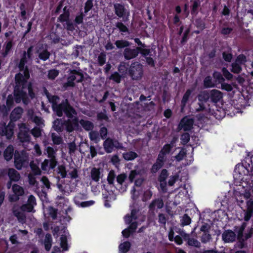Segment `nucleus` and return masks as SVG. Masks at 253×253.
<instances>
[{"instance_id":"c85d7f7f","label":"nucleus","mask_w":253,"mask_h":253,"mask_svg":"<svg viewBox=\"0 0 253 253\" xmlns=\"http://www.w3.org/2000/svg\"><path fill=\"white\" fill-rule=\"evenodd\" d=\"M115 44L117 46L118 48H127L130 46V43L126 40H117Z\"/></svg>"},{"instance_id":"1a4fd4ad","label":"nucleus","mask_w":253,"mask_h":253,"mask_svg":"<svg viewBox=\"0 0 253 253\" xmlns=\"http://www.w3.org/2000/svg\"><path fill=\"white\" fill-rule=\"evenodd\" d=\"M11 211L13 215L16 217L19 222L22 224L26 222V215L19 205L17 204H13Z\"/></svg>"},{"instance_id":"4468645a","label":"nucleus","mask_w":253,"mask_h":253,"mask_svg":"<svg viewBox=\"0 0 253 253\" xmlns=\"http://www.w3.org/2000/svg\"><path fill=\"white\" fill-rule=\"evenodd\" d=\"M115 14L119 17H126V19L124 20L126 21L129 16V13L126 11L124 6L120 3H115L114 4Z\"/></svg>"},{"instance_id":"f8f14e48","label":"nucleus","mask_w":253,"mask_h":253,"mask_svg":"<svg viewBox=\"0 0 253 253\" xmlns=\"http://www.w3.org/2000/svg\"><path fill=\"white\" fill-rule=\"evenodd\" d=\"M139 47L130 48H126L123 52V55L126 60H130L137 57L139 53Z\"/></svg>"},{"instance_id":"e2e57ef3","label":"nucleus","mask_w":253,"mask_h":253,"mask_svg":"<svg viewBox=\"0 0 253 253\" xmlns=\"http://www.w3.org/2000/svg\"><path fill=\"white\" fill-rule=\"evenodd\" d=\"M26 204L34 208L37 204L35 197L32 195H30L28 198Z\"/></svg>"},{"instance_id":"6e6552de","label":"nucleus","mask_w":253,"mask_h":253,"mask_svg":"<svg viewBox=\"0 0 253 253\" xmlns=\"http://www.w3.org/2000/svg\"><path fill=\"white\" fill-rule=\"evenodd\" d=\"M83 75L76 71H72L67 78V81L64 84L65 87L74 86L75 85L74 81L79 83L82 81L83 79Z\"/></svg>"},{"instance_id":"49530a36","label":"nucleus","mask_w":253,"mask_h":253,"mask_svg":"<svg viewBox=\"0 0 253 253\" xmlns=\"http://www.w3.org/2000/svg\"><path fill=\"white\" fill-rule=\"evenodd\" d=\"M186 151L185 149L182 148L179 153L174 157L175 159L180 162L186 156Z\"/></svg>"},{"instance_id":"b1692460","label":"nucleus","mask_w":253,"mask_h":253,"mask_svg":"<svg viewBox=\"0 0 253 253\" xmlns=\"http://www.w3.org/2000/svg\"><path fill=\"white\" fill-rule=\"evenodd\" d=\"M37 52L39 54V58L43 61H45L48 59L50 55L47 50L46 49H44L43 48H40L38 49Z\"/></svg>"},{"instance_id":"864d4df0","label":"nucleus","mask_w":253,"mask_h":253,"mask_svg":"<svg viewBox=\"0 0 253 253\" xmlns=\"http://www.w3.org/2000/svg\"><path fill=\"white\" fill-rule=\"evenodd\" d=\"M59 72L55 69L50 70L48 73V78L49 80H54L55 78L58 75Z\"/></svg>"},{"instance_id":"72a5a7b5","label":"nucleus","mask_w":253,"mask_h":253,"mask_svg":"<svg viewBox=\"0 0 253 253\" xmlns=\"http://www.w3.org/2000/svg\"><path fill=\"white\" fill-rule=\"evenodd\" d=\"M79 199L80 197L79 196L75 197L74 199V202L77 205H80L82 207H88L92 205L94 203V202L93 201H89L80 203L79 201Z\"/></svg>"},{"instance_id":"f3484780","label":"nucleus","mask_w":253,"mask_h":253,"mask_svg":"<svg viewBox=\"0 0 253 253\" xmlns=\"http://www.w3.org/2000/svg\"><path fill=\"white\" fill-rule=\"evenodd\" d=\"M222 238L225 242H233L235 240L236 234L232 230H227L223 233Z\"/></svg>"},{"instance_id":"13d9d810","label":"nucleus","mask_w":253,"mask_h":253,"mask_svg":"<svg viewBox=\"0 0 253 253\" xmlns=\"http://www.w3.org/2000/svg\"><path fill=\"white\" fill-rule=\"evenodd\" d=\"M116 27L118 28L121 32H127L128 28L123 23L118 22L116 23Z\"/></svg>"},{"instance_id":"39448f33","label":"nucleus","mask_w":253,"mask_h":253,"mask_svg":"<svg viewBox=\"0 0 253 253\" xmlns=\"http://www.w3.org/2000/svg\"><path fill=\"white\" fill-rule=\"evenodd\" d=\"M57 149L51 146H45L43 150V154L47 156L49 160H50V166L53 169L57 165L56 158Z\"/></svg>"},{"instance_id":"ddd939ff","label":"nucleus","mask_w":253,"mask_h":253,"mask_svg":"<svg viewBox=\"0 0 253 253\" xmlns=\"http://www.w3.org/2000/svg\"><path fill=\"white\" fill-rule=\"evenodd\" d=\"M62 113H65L67 117L69 119L73 118L75 117H77V113L75 109L70 105L68 101L65 103L63 108L61 109Z\"/></svg>"},{"instance_id":"4be33fe9","label":"nucleus","mask_w":253,"mask_h":253,"mask_svg":"<svg viewBox=\"0 0 253 253\" xmlns=\"http://www.w3.org/2000/svg\"><path fill=\"white\" fill-rule=\"evenodd\" d=\"M7 174L11 181H18L20 178L19 172L14 169L9 168L7 170Z\"/></svg>"},{"instance_id":"09e8293b","label":"nucleus","mask_w":253,"mask_h":253,"mask_svg":"<svg viewBox=\"0 0 253 253\" xmlns=\"http://www.w3.org/2000/svg\"><path fill=\"white\" fill-rule=\"evenodd\" d=\"M195 110L196 112H200L202 111H206L208 112L211 113V110L209 108L208 109H207L205 106H204L203 103L201 101H200L198 103V106L195 108Z\"/></svg>"},{"instance_id":"4c0bfd02","label":"nucleus","mask_w":253,"mask_h":253,"mask_svg":"<svg viewBox=\"0 0 253 253\" xmlns=\"http://www.w3.org/2000/svg\"><path fill=\"white\" fill-rule=\"evenodd\" d=\"M12 46V41H9L5 43L4 46H3L4 51L2 52V55L3 57H5L7 55L9 51L11 49Z\"/></svg>"},{"instance_id":"412c9836","label":"nucleus","mask_w":253,"mask_h":253,"mask_svg":"<svg viewBox=\"0 0 253 253\" xmlns=\"http://www.w3.org/2000/svg\"><path fill=\"white\" fill-rule=\"evenodd\" d=\"M164 207V202L161 199H157L152 201L149 206V210L153 212L155 208L162 209Z\"/></svg>"},{"instance_id":"7ed1b4c3","label":"nucleus","mask_w":253,"mask_h":253,"mask_svg":"<svg viewBox=\"0 0 253 253\" xmlns=\"http://www.w3.org/2000/svg\"><path fill=\"white\" fill-rule=\"evenodd\" d=\"M143 66L138 62L131 64L128 69V74L133 80H139L143 75Z\"/></svg>"},{"instance_id":"dca6fc26","label":"nucleus","mask_w":253,"mask_h":253,"mask_svg":"<svg viewBox=\"0 0 253 253\" xmlns=\"http://www.w3.org/2000/svg\"><path fill=\"white\" fill-rule=\"evenodd\" d=\"M180 235L184 238L185 240L187 241V244L189 246L196 248L200 247V243L196 239L190 238L189 234L182 231L180 232Z\"/></svg>"},{"instance_id":"f704fd0d","label":"nucleus","mask_w":253,"mask_h":253,"mask_svg":"<svg viewBox=\"0 0 253 253\" xmlns=\"http://www.w3.org/2000/svg\"><path fill=\"white\" fill-rule=\"evenodd\" d=\"M141 172V170L134 169L131 170L128 176L130 182H132L135 178H137L138 176H140Z\"/></svg>"},{"instance_id":"bf43d9fd","label":"nucleus","mask_w":253,"mask_h":253,"mask_svg":"<svg viewBox=\"0 0 253 253\" xmlns=\"http://www.w3.org/2000/svg\"><path fill=\"white\" fill-rule=\"evenodd\" d=\"M180 139L181 143L183 145L187 144L190 140V135L188 133L186 132L181 135Z\"/></svg>"},{"instance_id":"0e129e2a","label":"nucleus","mask_w":253,"mask_h":253,"mask_svg":"<svg viewBox=\"0 0 253 253\" xmlns=\"http://www.w3.org/2000/svg\"><path fill=\"white\" fill-rule=\"evenodd\" d=\"M68 148H69V153L70 155H72V154H74L77 149V146L74 142L69 143L68 144Z\"/></svg>"},{"instance_id":"5fc2aeb1","label":"nucleus","mask_w":253,"mask_h":253,"mask_svg":"<svg viewBox=\"0 0 253 253\" xmlns=\"http://www.w3.org/2000/svg\"><path fill=\"white\" fill-rule=\"evenodd\" d=\"M41 168L43 170H46L48 169H52L50 166V160L45 159L42 163Z\"/></svg>"},{"instance_id":"2eb2a0df","label":"nucleus","mask_w":253,"mask_h":253,"mask_svg":"<svg viewBox=\"0 0 253 253\" xmlns=\"http://www.w3.org/2000/svg\"><path fill=\"white\" fill-rule=\"evenodd\" d=\"M79 120L77 117L68 119L65 122L66 130L68 132H72L74 130L79 127Z\"/></svg>"},{"instance_id":"5701e85b","label":"nucleus","mask_w":253,"mask_h":253,"mask_svg":"<svg viewBox=\"0 0 253 253\" xmlns=\"http://www.w3.org/2000/svg\"><path fill=\"white\" fill-rule=\"evenodd\" d=\"M79 123L83 128L86 131L92 130L94 128V124L91 121L87 120L81 119Z\"/></svg>"},{"instance_id":"9d476101","label":"nucleus","mask_w":253,"mask_h":253,"mask_svg":"<svg viewBox=\"0 0 253 253\" xmlns=\"http://www.w3.org/2000/svg\"><path fill=\"white\" fill-rule=\"evenodd\" d=\"M194 120L188 117H184L180 122L177 127L179 131L183 129L184 131H188L191 130L193 126Z\"/></svg>"},{"instance_id":"f257e3e1","label":"nucleus","mask_w":253,"mask_h":253,"mask_svg":"<svg viewBox=\"0 0 253 253\" xmlns=\"http://www.w3.org/2000/svg\"><path fill=\"white\" fill-rule=\"evenodd\" d=\"M29 78V71H20L19 73L16 74L15 77V86L14 91V101L16 103H19L22 101L25 105L29 104L30 100L28 97L27 90L28 91V95L31 99L35 97L36 94L32 83H28V80Z\"/></svg>"},{"instance_id":"473e14b6","label":"nucleus","mask_w":253,"mask_h":253,"mask_svg":"<svg viewBox=\"0 0 253 253\" xmlns=\"http://www.w3.org/2000/svg\"><path fill=\"white\" fill-rule=\"evenodd\" d=\"M51 137L53 144L55 145H59L63 143L62 137L55 133H51Z\"/></svg>"},{"instance_id":"c756f323","label":"nucleus","mask_w":253,"mask_h":253,"mask_svg":"<svg viewBox=\"0 0 253 253\" xmlns=\"http://www.w3.org/2000/svg\"><path fill=\"white\" fill-rule=\"evenodd\" d=\"M52 237L50 234H46L44 240L45 249L48 251L51 247Z\"/></svg>"},{"instance_id":"052dcab7","label":"nucleus","mask_w":253,"mask_h":253,"mask_svg":"<svg viewBox=\"0 0 253 253\" xmlns=\"http://www.w3.org/2000/svg\"><path fill=\"white\" fill-rule=\"evenodd\" d=\"M121 76L117 72H115L110 77V80H113L114 82L117 83H120L121 82Z\"/></svg>"},{"instance_id":"8fccbe9b","label":"nucleus","mask_w":253,"mask_h":253,"mask_svg":"<svg viewBox=\"0 0 253 253\" xmlns=\"http://www.w3.org/2000/svg\"><path fill=\"white\" fill-rule=\"evenodd\" d=\"M204 86L206 87H212L214 86L212 81V79L210 76L207 77L204 81Z\"/></svg>"},{"instance_id":"de8ad7c7","label":"nucleus","mask_w":253,"mask_h":253,"mask_svg":"<svg viewBox=\"0 0 253 253\" xmlns=\"http://www.w3.org/2000/svg\"><path fill=\"white\" fill-rule=\"evenodd\" d=\"M20 207L24 212H34L35 211L34 210V208L32 206H31L26 203L22 205L21 206H20Z\"/></svg>"},{"instance_id":"f03ea898","label":"nucleus","mask_w":253,"mask_h":253,"mask_svg":"<svg viewBox=\"0 0 253 253\" xmlns=\"http://www.w3.org/2000/svg\"><path fill=\"white\" fill-rule=\"evenodd\" d=\"M44 93L49 102L52 104V108L53 111L56 113L58 116H62L63 113H62L61 109L68 100L65 99L60 103V98L58 96L50 94L46 89H45Z\"/></svg>"},{"instance_id":"423d86ee","label":"nucleus","mask_w":253,"mask_h":253,"mask_svg":"<svg viewBox=\"0 0 253 253\" xmlns=\"http://www.w3.org/2000/svg\"><path fill=\"white\" fill-rule=\"evenodd\" d=\"M103 147L105 152L110 153L113 152L114 148L125 149L123 144L116 139H112L110 138H107L103 142Z\"/></svg>"},{"instance_id":"20e7f679","label":"nucleus","mask_w":253,"mask_h":253,"mask_svg":"<svg viewBox=\"0 0 253 253\" xmlns=\"http://www.w3.org/2000/svg\"><path fill=\"white\" fill-rule=\"evenodd\" d=\"M28 157L25 152L21 153L15 152L14 154V165L17 169H21L23 167L28 165Z\"/></svg>"},{"instance_id":"4d7b16f0","label":"nucleus","mask_w":253,"mask_h":253,"mask_svg":"<svg viewBox=\"0 0 253 253\" xmlns=\"http://www.w3.org/2000/svg\"><path fill=\"white\" fill-rule=\"evenodd\" d=\"M127 178V175L125 173H121L116 177L117 181L120 185H122Z\"/></svg>"},{"instance_id":"9b49d317","label":"nucleus","mask_w":253,"mask_h":253,"mask_svg":"<svg viewBox=\"0 0 253 253\" xmlns=\"http://www.w3.org/2000/svg\"><path fill=\"white\" fill-rule=\"evenodd\" d=\"M0 134L5 136L8 139H10L13 134V126L10 124L6 126L5 123H0Z\"/></svg>"},{"instance_id":"774afa93","label":"nucleus","mask_w":253,"mask_h":253,"mask_svg":"<svg viewBox=\"0 0 253 253\" xmlns=\"http://www.w3.org/2000/svg\"><path fill=\"white\" fill-rule=\"evenodd\" d=\"M31 133L35 137H39L41 135V130L39 127H35L31 130Z\"/></svg>"},{"instance_id":"e433bc0d","label":"nucleus","mask_w":253,"mask_h":253,"mask_svg":"<svg viewBox=\"0 0 253 253\" xmlns=\"http://www.w3.org/2000/svg\"><path fill=\"white\" fill-rule=\"evenodd\" d=\"M117 176L114 170H111L108 173L107 180L109 185H114L115 179Z\"/></svg>"},{"instance_id":"c03bdc74","label":"nucleus","mask_w":253,"mask_h":253,"mask_svg":"<svg viewBox=\"0 0 253 253\" xmlns=\"http://www.w3.org/2000/svg\"><path fill=\"white\" fill-rule=\"evenodd\" d=\"M66 7L65 6L63 10L64 11V13L62 14L58 17V19L61 22L68 21L69 17V13L68 11H66Z\"/></svg>"},{"instance_id":"58836bf2","label":"nucleus","mask_w":253,"mask_h":253,"mask_svg":"<svg viewBox=\"0 0 253 253\" xmlns=\"http://www.w3.org/2000/svg\"><path fill=\"white\" fill-rule=\"evenodd\" d=\"M60 246L63 251H67L68 250L67 237L64 235H61L60 237Z\"/></svg>"},{"instance_id":"3c124183","label":"nucleus","mask_w":253,"mask_h":253,"mask_svg":"<svg viewBox=\"0 0 253 253\" xmlns=\"http://www.w3.org/2000/svg\"><path fill=\"white\" fill-rule=\"evenodd\" d=\"M213 77L214 79L216 80V81H217L219 83L222 84L225 81L224 78L223 77L222 75L217 72H214L213 74Z\"/></svg>"},{"instance_id":"6ab92c4d","label":"nucleus","mask_w":253,"mask_h":253,"mask_svg":"<svg viewBox=\"0 0 253 253\" xmlns=\"http://www.w3.org/2000/svg\"><path fill=\"white\" fill-rule=\"evenodd\" d=\"M23 112V109L20 107L15 108L11 113L10 118L11 121H16L19 119Z\"/></svg>"},{"instance_id":"7c9ffc66","label":"nucleus","mask_w":253,"mask_h":253,"mask_svg":"<svg viewBox=\"0 0 253 253\" xmlns=\"http://www.w3.org/2000/svg\"><path fill=\"white\" fill-rule=\"evenodd\" d=\"M18 138L22 142H29L31 138L29 132H19Z\"/></svg>"},{"instance_id":"393cba45","label":"nucleus","mask_w":253,"mask_h":253,"mask_svg":"<svg viewBox=\"0 0 253 253\" xmlns=\"http://www.w3.org/2000/svg\"><path fill=\"white\" fill-rule=\"evenodd\" d=\"M101 172L98 168H93L90 171V177L92 180L98 182L100 178Z\"/></svg>"},{"instance_id":"aec40b11","label":"nucleus","mask_w":253,"mask_h":253,"mask_svg":"<svg viewBox=\"0 0 253 253\" xmlns=\"http://www.w3.org/2000/svg\"><path fill=\"white\" fill-rule=\"evenodd\" d=\"M28 58L26 57V51H24L23 56L21 58L18 64V68L20 72L29 71L28 68L26 64L28 62Z\"/></svg>"},{"instance_id":"a211bd4d","label":"nucleus","mask_w":253,"mask_h":253,"mask_svg":"<svg viewBox=\"0 0 253 253\" xmlns=\"http://www.w3.org/2000/svg\"><path fill=\"white\" fill-rule=\"evenodd\" d=\"M223 97L222 93L217 89H212L210 92V98L211 100L216 103L219 102Z\"/></svg>"},{"instance_id":"a19ab883","label":"nucleus","mask_w":253,"mask_h":253,"mask_svg":"<svg viewBox=\"0 0 253 253\" xmlns=\"http://www.w3.org/2000/svg\"><path fill=\"white\" fill-rule=\"evenodd\" d=\"M191 90L190 89H188L186 90V92L184 93L183 98L181 100V106L182 107H184L186 103L187 102L191 94Z\"/></svg>"},{"instance_id":"a18cd8bd","label":"nucleus","mask_w":253,"mask_h":253,"mask_svg":"<svg viewBox=\"0 0 253 253\" xmlns=\"http://www.w3.org/2000/svg\"><path fill=\"white\" fill-rule=\"evenodd\" d=\"M232 67L231 71L234 73L238 74L242 70L241 65L236 62L232 63Z\"/></svg>"},{"instance_id":"6e6d98bb","label":"nucleus","mask_w":253,"mask_h":253,"mask_svg":"<svg viewBox=\"0 0 253 253\" xmlns=\"http://www.w3.org/2000/svg\"><path fill=\"white\" fill-rule=\"evenodd\" d=\"M106 54L104 52L100 53L98 56V62L100 66H102L106 62Z\"/></svg>"},{"instance_id":"680f3d73","label":"nucleus","mask_w":253,"mask_h":253,"mask_svg":"<svg viewBox=\"0 0 253 253\" xmlns=\"http://www.w3.org/2000/svg\"><path fill=\"white\" fill-rule=\"evenodd\" d=\"M71 170H68L69 174L70 175L71 178L75 179L78 177L77 170L74 167H70Z\"/></svg>"},{"instance_id":"0eeeda50","label":"nucleus","mask_w":253,"mask_h":253,"mask_svg":"<svg viewBox=\"0 0 253 253\" xmlns=\"http://www.w3.org/2000/svg\"><path fill=\"white\" fill-rule=\"evenodd\" d=\"M138 211H139L138 210L133 209L131 210L130 215L127 214L125 217V222L127 224H130V225L128 228L133 233L135 232L137 227V222L136 221L132 222V220H135L137 218L136 214Z\"/></svg>"},{"instance_id":"338daca9","label":"nucleus","mask_w":253,"mask_h":253,"mask_svg":"<svg viewBox=\"0 0 253 253\" xmlns=\"http://www.w3.org/2000/svg\"><path fill=\"white\" fill-rule=\"evenodd\" d=\"M172 147V146L170 144H166L164 146L160 152L165 155H167L170 152Z\"/></svg>"},{"instance_id":"ea45409f","label":"nucleus","mask_w":253,"mask_h":253,"mask_svg":"<svg viewBox=\"0 0 253 253\" xmlns=\"http://www.w3.org/2000/svg\"><path fill=\"white\" fill-rule=\"evenodd\" d=\"M191 222V218L187 214H184L180 220V224L181 226H184L190 224Z\"/></svg>"},{"instance_id":"69168bd1","label":"nucleus","mask_w":253,"mask_h":253,"mask_svg":"<svg viewBox=\"0 0 253 253\" xmlns=\"http://www.w3.org/2000/svg\"><path fill=\"white\" fill-rule=\"evenodd\" d=\"M222 72L223 75L227 80H230L233 78V75L231 74L226 68H223L222 69Z\"/></svg>"},{"instance_id":"603ef678","label":"nucleus","mask_w":253,"mask_h":253,"mask_svg":"<svg viewBox=\"0 0 253 253\" xmlns=\"http://www.w3.org/2000/svg\"><path fill=\"white\" fill-rule=\"evenodd\" d=\"M211 239V235L208 233H203L202 234L201 240L203 243L206 244L210 241Z\"/></svg>"},{"instance_id":"bb28decb","label":"nucleus","mask_w":253,"mask_h":253,"mask_svg":"<svg viewBox=\"0 0 253 253\" xmlns=\"http://www.w3.org/2000/svg\"><path fill=\"white\" fill-rule=\"evenodd\" d=\"M124 159L126 161H132L138 157L136 153L133 151H129L123 154Z\"/></svg>"},{"instance_id":"37998d69","label":"nucleus","mask_w":253,"mask_h":253,"mask_svg":"<svg viewBox=\"0 0 253 253\" xmlns=\"http://www.w3.org/2000/svg\"><path fill=\"white\" fill-rule=\"evenodd\" d=\"M89 138L91 141H94L95 143L98 142L99 140L98 133L97 131L90 130L89 133Z\"/></svg>"},{"instance_id":"c9c22d12","label":"nucleus","mask_w":253,"mask_h":253,"mask_svg":"<svg viewBox=\"0 0 253 253\" xmlns=\"http://www.w3.org/2000/svg\"><path fill=\"white\" fill-rule=\"evenodd\" d=\"M12 189L13 192L19 196H22L24 193L23 188L17 184H14L12 187Z\"/></svg>"},{"instance_id":"79ce46f5","label":"nucleus","mask_w":253,"mask_h":253,"mask_svg":"<svg viewBox=\"0 0 253 253\" xmlns=\"http://www.w3.org/2000/svg\"><path fill=\"white\" fill-rule=\"evenodd\" d=\"M57 172L62 178H65L67 176L68 170H66L65 167L62 165L58 167Z\"/></svg>"},{"instance_id":"cd10ccee","label":"nucleus","mask_w":253,"mask_h":253,"mask_svg":"<svg viewBox=\"0 0 253 253\" xmlns=\"http://www.w3.org/2000/svg\"><path fill=\"white\" fill-rule=\"evenodd\" d=\"M53 128L57 132H61L63 130L62 121L61 119H56L53 123Z\"/></svg>"},{"instance_id":"a878e982","label":"nucleus","mask_w":253,"mask_h":253,"mask_svg":"<svg viewBox=\"0 0 253 253\" xmlns=\"http://www.w3.org/2000/svg\"><path fill=\"white\" fill-rule=\"evenodd\" d=\"M14 149L12 146H8L4 152V159L8 161L11 159L13 155Z\"/></svg>"},{"instance_id":"2f4dec72","label":"nucleus","mask_w":253,"mask_h":253,"mask_svg":"<svg viewBox=\"0 0 253 253\" xmlns=\"http://www.w3.org/2000/svg\"><path fill=\"white\" fill-rule=\"evenodd\" d=\"M130 243L129 242H125L119 246L120 253H126L127 252L130 248Z\"/></svg>"}]
</instances>
